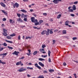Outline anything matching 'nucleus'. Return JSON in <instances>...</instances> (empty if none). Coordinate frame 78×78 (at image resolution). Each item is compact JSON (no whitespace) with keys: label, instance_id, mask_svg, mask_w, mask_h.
I'll return each mask as SVG.
<instances>
[{"label":"nucleus","instance_id":"nucleus-22","mask_svg":"<svg viewBox=\"0 0 78 78\" xmlns=\"http://www.w3.org/2000/svg\"><path fill=\"white\" fill-rule=\"evenodd\" d=\"M62 34H66V30H63L62 31Z\"/></svg>","mask_w":78,"mask_h":78},{"label":"nucleus","instance_id":"nucleus-5","mask_svg":"<svg viewBox=\"0 0 78 78\" xmlns=\"http://www.w3.org/2000/svg\"><path fill=\"white\" fill-rule=\"evenodd\" d=\"M34 66H35V67H37V68H38V69H41V67L39 66H38V65L37 64V63H36L34 64Z\"/></svg>","mask_w":78,"mask_h":78},{"label":"nucleus","instance_id":"nucleus-20","mask_svg":"<svg viewBox=\"0 0 78 78\" xmlns=\"http://www.w3.org/2000/svg\"><path fill=\"white\" fill-rule=\"evenodd\" d=\"M5 41L6 42H8V43H10V44H12V42L11 41H9L7 40H5Z\"/></svg>","mask_w":78,"mask_h":78},{"label":"nucleus","instance_id":"nucleus-41","mask_svg":"<svg viewBox=\"0 0 78 78\" xmlns=\"http://www.w3.org/2000/svg\"><path fill=\"white\" fill-rule=\"evenodd\" d=\"M17 16L19 17H20V16H21V15L20 14L18 13L17 14Z\"/></svg>","mask_w":78,"mask_h":78},{"label":"nucleus","instance_id":"nucleus-53","mask_svg":"<svg viewBox=\"0 0 78 78\" xmlns=\"http://www.w3.org/2000/svg\"><path fill=\"white\" fill-rule=\"evenodd\" d=\"M70 15L71 16H72V17H74V16H75V15L73 14H71Z\"/></svg>","mask_w":78,"mask_h":78},{"label":"nucleus","instance_id":"nucleus-29","mask_svg":"<svg viewBox=\"0 0 78 78\" xmlns=\"http://www.w3.org/2000/svg\"><path fill=\"white\" fill-rule=\"evenodd\" d=\"M37 51H35L33 53V55H36V54H37Z\"/></svg>","mask_w":78,"mask_h":78},{"label":"nucleus","instance_id":"nucleus-51","mask_svg":"<svg viewBox=\"0 0 78 78\" xmlns=\"http://www.w3.org/2000/svg\"><path fill=\"white\" fill-rule=\"evenodd\" d=\"M27 76L28 78H29L30 77H31V75H30L29 74H27Z\"/></svg>","mask_w":78,"mask_h":78},{"label":"nucleus","instance_id":"nucleus-7","mask_svg":"<svg viewBox=\"0 0 78 78\" xmlns=\"http://www.w3.org/2000/svg\"><path fill=\"white\" fill-rule=\"evenodd\" d=\"M34 22L35 23V25H38V22H37V20H35L34 21Z\"/></svg>","mask_w":78,"mask_h":78},{"label":"nucleus","instance_id":"nucleus-57","mask_svg":"<svg viewBox=\"0 0 78 78\" xmlns=\"http://www.w3.org/2000/svg\"><path fill=\"white\" fill-rule=\"evenodd\" d=\"M50 20V22H53V19H50V20Z\"/></svg>","mask_w":78,"mask_h":78},{"label":"nucleus","instance_id":"nucleus-17","mask_svg":"<svg viewBox=\"0 0 78 78\" xmlns=\"http://www.w3.org/2000/svg\"><path fill=\"white\" fill-rule=\"evenodd\" d=\"M32 37H26L25 39H31V38H32Z\"/></svg>","mask_w":78,"mask_h":78},{"label":"nucleus","instance_id":"nucleus-49","mask_svg":"<svg viewBox=\"0 0 78 78\" xmlns=\"http://www.w3.org/2000/svg\"><path fill=\"white\" fill-rule=\"evenodd\" d=\"M28 16L27 15H24V18H27V17Z\"/></svg>","mask_w":78,"mask_h":78},{"label":"nucleus","instance_id":"nucleus-33","mask_svg":"<svg viewBox=\"0 0 78 78\" xmlns=\"http://www.w3.org/2000/svg\"><path fill=\"white\" fill-rule=\"evenodd\" d=\"M33 28H34V29H37V30H39V29H41V28H38L37 27H34Z\"/></svg>","mask_w":78,"mask_h":78},{"label":"nucleus","instance_id":"nucleus-6","mask_svg":"<svg viewBox=\"0 0 78 78\" xmlns=\"http://www.w3.org/2000/svg\"><path fill=\"white\" fill-rule=\"evenodd\" d=\"M18 53H19V52H16V51H15L14 52L12 53V54L16 55V56H17L18 55Z\"/></svg>","mask_w":78,"mask_h":78},{"label":"nucleus","instance_id":"nucleus-54","mask_svg":"<svg viewBox=\"0 0 78 78\" xmlns=\"http://www.w3.org/2000/svg\"><path fill=\"white\" fill-rule=\"evenodd\" d=\"M3 21H6V19L5 18H4L2 20Z\"/></svg>","mask_w":78,"mask_h":78},{"label":"nucleus","instance_id":"nucleus-28","mask_svg":"<svg viewBox=\"0 0 78 78\" xmlns=\"http://www.w3.org/2000/svg\"><path fill=\"white\" fill-rule=\"evenodd\" d=\"M51 54V52L50 50L48 51V56H50V54Z\"/></svg>","mask_w":78,"mask_h":78},{"label":"nucleus","instance_id":"nucleus-55","mask_svg":"<svg viewBox=\"0 0 78 78\" xmlns=\"http://www.w3.org/2000/svg\"><path fill=\"white\" fill-rule=\"evenodd\" d=\"M25 58V57H22V58H20V59H24Z\"/></svg>","mask_w":78,"mask_h":78},{"label":"nucleus","instance_id":"nucleus-4","mask_svg":"<svg viewBox=\"0 0 78 78\" xmlns=\"http://www.w3.org/2000/svg\"><path fill=\"white\" fill-rule=\"evenodd\" d=\"M15 6H16V8H18L19 7V4L17 3H15L14 5H13L14 8H15Z\"/></svg>","mask_w":78,"mask_h":78},{"label":"nucleus","instance_id":"nucleus-23","mask_svg":"<svg viewBox=\"0 0 78 78\" xmlns=\"http://www.w3.org/2000/svg\"><path fill=\"white\" fill-rule=\"evenodd\" d=\"M37 78H44V77L43 75L39 76Z\"/></svg>","mask_w":78,"mask_h":78},{"label":"nucleus","instance_id":"nucleus-38","mask_svg":"<svg viewBox=\"0 0 78 78\" xmlns=\"http://www.w3.org/2000/svg\"><path fill=\"white\" fill-rule=\"evenodd\" d=\"M23 20H24V21H25V22H27V18H25Z\"/></svg>","mask_w":78,"mask_h":78},{"label":"nucleus","instance_id":"nucleus-60","mask_svg":"<svg viewBox=\"0 0 78 78\" xmlns=\"http://www.w3.org/2000/svg\"><path fill=\"white\" fill-rule=\"evenodd\" d=\"M63 64L64 66H66V62H64L63 63Z\"/></svg>","mask_w":78,"mask_h":78},{"label":"nucleus","instance_id":"nucleus-61","mask_svg":"<svg viewBox=\"0 0 78 78\" xmlns=\"http://www.w3.org/2000/svg\"><path fill=\"white\" fill-rule=\"evenodd\" d=\"M31 54V53L30 52H29V53H28L27 54V55H30Z\"/></svg>","mask_w":78,"mask_h":78},{"label":"nucleus","instance_id":"nucleus-46","mask_svg":"<svg viewBox=\"0 0 78 78\" xmlns=\"http://www.w3.org/2000/svg\"><path fill=\"white\" fill-rule=\"evenodd\" d=\"M43 15H44L45 16H47V14L46 13H43Z\"/></svg>","mask_w":78,"mask_h":78},{"label":"nucleus","instance_id":"nucleus-44","mask_svg":"<svg viewBox=\"0 0 78 78\" xmlns=\"http://www.w3.org/2000/svg\"><path fill=\"white\" fill-rule=\"evenodd\" d=\"M78 1H76L75 2H74V5H76V4H78Z\"/></svg>","mask_w":78,"mask_h":78},{"label":"nucleus","instance_id":"nucleus-58","mask_svg":"<svg viewBox=\"0 0 78 78\" xmlns=\"http://www.w3.org/2000/svg\"><path fill=\"white\" fill-rule=\"evenodd\" d=\"M3 48H0V51H2V50H3Z\"/></svg>","mask_w":78,"mask_h":78},{"label":"nucleus","instance_id":"nucleus-18","mask_svg":"<svg viewBox=\"0 0 78 78\" xmlns=\"http://www.w3.org/2000/svg\"><path fill=\"white\" fill-rule=\"evenodd\" d=\"M48 31L46 32V35H48L50 33V30L48 29Z\"/></svg>","mask_w":78,"mask_h":78},{"label":"nucleus","instance_id":"nucleus-26","mask_svg":"<svg viewBox=\"0 0 78 78\" xmlns=\"http://www.w3.org/2000/svg\"><path fill=\"white\" fill-rule=\"evenodd\" d=\"M0 63L2 64H6V63L2 62V60H0Z\"/></svg>","mask_w":78,"mask_h":78},{"label":"nucleus","instance_id":"nucleus-59","mask_svg":"<svg viewBox=\"0 0 78 78\" xmlns=\"http://www.w3.org/2000/svg\"><path fill=\"white\" fill-rule=\"evenodd\" d=\"M40 51L41 53H42V49H40Z\"/></svg>","mask_w":78,"mask_h":78},{"label":"nucleus","instance_id":"nucleus-19","mask_svg":"<svg viewBox=\"0 0 78 78\" xmlns=\"http://www.w3.org/2000/svg\"><path fill=\"white\" fill-rule=\"evenodd\" d=\"M69 21H67L66 22H65V25L66 26H69Z\"/></svg>","mask_w":78,"mask_h":78},{"label":"nucleus","instance_id":"nucleus-37","mask_svg":"<svg viewBox=\"0 0 78 78\" xmlns=\"http://www.w3.org/2000/svg\"><path fill=\"white\" fill-rule=\"evenodd\" d=\"M24 14H22L21 15V18H23V17H24Z\"/></svg>","mask_w":78,"mask_h":78},{"label":"nucleus","instance_id":"nucleus-52","mask_svg":"<svg viewBox=\"0 0 78 78\" xmlns=\"http://www.w3.org/2000/svg\"><path fill=\"white\" fill-rule=\"evenodd\" d=\"M18 40H20V36L19 35L18 37Z\"/></svg>","mask_w":78,"mask_h":78},{"label":"nucleus","instance_id":"nucleus-42","mask_svg":"<svg viewBox=\"0 0 78 78\" xmlns=\"http://www.w3.org/2000/svg\"><path fill=\"white\" fill-rule=\"evenodd\" d=\"M59 31V30L58 29H56L54 30V32L55 33H56L57 31Z\"/></svg>","mask_w":78,"mask_h":78},{"label":"nucleus","instance_id":"nucleus-16","mask_svg":"<svg viewBox=\"0 0 78 78\" xmlns=\"http://www.w3.org/2000/svg\"><path fill=\"white\" fill-rule=\"evenodd\" d=\"M0 4L2 6H3V7H5V4H4L3 3L1 2Z\"/></svg>","mask_w":78,"mask_h":78},{"label":"nucleus","instance_id":"nucleus-48","mask_svg":"<svg viewBox=\"0 0 78 78\" xmlns=\"http://www.w3.org/2000/svg\"><path fill=\"white\" fill-rule=\"evenodd\" d=\"M27 48H30V46L28 45L26 46Z\"/></svg>","mask_w":78,"mask_h":78},{"label":"nucleus","instance_id":"nucleus-50","mask_svg":"<svg viewBox=\"0 0 78 78\" xmlns=\"http://www.w3.org/2000/svg\"><path fill=\"white\" fill-rule=\"evenodd\" d=\"M50 34H53V31L51 30H50Z\"/></svg>","mask_w":78,"mask_h":78},{"label":"nucleus","instance_id":"nucleus-25","mask_svg":"<svg viewBox=\"0 0 78 78\" xmlns=\"http://www.w3.org/2000/svg\"><path fill=\"white\" fill-rule=\"evenodd\" d=\"M38 59L39 61H45V59L42 58H38Z\"/></svg>","mask_w":78,"mask_h":78},{"label":"nucleus","instance_id":"nucleus-63","mask_svg":"<svg viewBox=\"0 0 78 78\" xmlns=\"http://www.w3.org/2000/svg\"><path fill=\"white\" fill-rule=\"evenodd\" d=\"M71 22L72 23V24H73V25L75 24V22Z\"/></svg>","mask_w":78,"mask_h":78},{"label":"nucleus","instance_id":"nucleus-35","mask_svg":"<svg viewBox=\"0 0 78 78\" xmlns=\"http://www.w3.org/2000/svg\"><path fill=\"white\" fill-rule=\"evenodd\" d=\"M3 55L4 56H6V55H7V53H3L2 54V56Z\"/></svg>","mask_w":78,"mask_h":78},{"label":"nucleus","instance_id":"nucleus-39","mask_svg":"<svg viewBox=\"0 0 78 78\" xmlns=\"http://www.w3.org/2000/svg\"><path fill=\"white\" fill-rule=\"evenodd\" d=\"M69 12H73V9H70L69 10Z\"/></svg>","mask_w":78,"mask_h":78},{"label":"nucleus","instance_id":"nucleus-43","mask_svg":"<svg viewBox=\"0 0 78 78\" xmlns=\"http://www.w3.org/2000/svg\"><path fill=\"white\" fill-rule=\"evenodd\" d=\"M3 45L5 47H6V46H7V44H6L5 43H4L3 44Z\"/></svg>","mask_w":78,"mask_h":78},{"label":"nucleus","instance_id":"nucleus-13","mask_svg":"<svg viewBox=\"0 0 78 78\" xmlns=\"http://www.w3.org/2000/svg\"><path fill=\"white\" fill-rule=\"evenodd\" d=\"M9 22L10 23H14V21L11 19L9 20Z\"/></svg>","mask_w":78,"mask_h":78},{"label":"nucleus","instance_id":"nucleus-3","mask_svg":"<svg viewBox=\"0 0 78 78\" xmlns=\"http://www.w3.org/2000/svg\"><path fill=\"white\" fill-rule=\"evenodd\" d=\"M62 0H54L52 2L54 3L55 4H58L59 2H61Z\"/></svg>","mask_w":78,"mask_h":78},{"label":"nucleus","instance_id":"nucleus-34","mask_svg":"<svg viewBox=\"0 0 78 78\" xmlns=\"http://www.w3.org/2000/svg\"><path fill=\"white\" fill-rule=\"evenodd\" d=\"M54 71V70L53 69H50L49 70V72H53Z\"/></svg>","mask_w":78,"mask_h":78},{"label":"nucleus","instance_id":"nucleus-8","mask_svg":"<svg viewBox=\"0 0 78 78\" xmlns=\"http://www.w3.org/2000/svg\"><path fill=\"white\" fill-rule=\"evenodd\" d=\"M38 64H39V65H40V66H41V67H44V64H43L42 63V62H39Z\"/></svg>","mask_w":78,"mask_h":78},{"label":"nucleus","instance_id":"nucleus-14","mask_svg":"<svg viewBox=\"0 0 78 78\" xmlns=\"http://www.w3.org/2000/svg\"><path fill=\"white\" fill-rule=\"evenodd\" d=\"M35 20V18L34 17H32L31 18V21L32 22H34V20Z\"/></svg>","mask_w":78,"mask_h":78},{"label":"nucleus","instance_id":"nucleus-24","mask_svg":"<svg viewBox=\"0 0 78 78\" xmlns=\"http://www.w3.org/2000/svg\"><path fill=\"white\" fill-rule=\"evenodd\" d=\"M21 11L23 12H24V13H26V12H27V11H26V10L24 9H22L21 10Z\"/></svg>","mask_w":78,"mask_h":78},{"label":"nucleus","instance_id":"nucleus-47","mask_svg":"<svg viewBox=\"0 0 78 78\" xmlns=\"http://www.w3.org/2000/svg\"><path fill=\"white\" fill-rule=\"evenodd\" d=\"M44 73H47V71L44 70L43 72Z\"/></svg>","mask_w":78,"mask_h":78},{"label":"nucleus","instance_id":"nucleus-11","mask_svg":"<svg viewBox=\"0 0 78 78\" xmlns=\"http://www.w3.org/2000/svg\"><path fill=\"white\" fill-rule=\"evenodd\" d=\"M44 21L42 20H40L39 22L38 23V25H41V23H42Z\"/></svg>","mask_w":78,"mask_h":78},{"label":"nucleus","instance_id":"nucleus-62","mask_svg":"<svg viewBox=\"0 0 78 78\" xmlns=\"http://www.w3.org/2000/svg\"><path fill=\"white\" fill-rule=\"evenodd\" d=\"M33 9H30V12H33Z\"/></svg>","mask_w":78,"mask_h":78},{"label":"nucleus","instance_id":"nucleus-40","mask_svg":"<svg viewBox=\"0 0 78 78\" xmlns=\"http://www.w3.org/2000/svg\"><path fill=\"white\" fill-rule=\"evenodd\" d=\"M73 41H74L75 40L77 39V38L76 37H74L73 38Z\"/></svg>","mask_w":78,"mask_h":78},{"label":"nucleus","instance_id":"nucleus-31","mask_svg":"<svg viewBox=\"0 0 78 78\" xmlns=\"http://www.w3.org/2000/svg\"><path fill=\"white\" fill-rule=\"evenodd\" d=\"M46 47V46L44 44L42 45V48H45V47Z\"/></svg>","mask_w":78,"mask_h":78},{"label":"nucleus","instance_id":"nucleus-45","mask_svg":"<svg viewBox=\"0 0 78 78\" xmlns=\"http://www.w3.org/2000/svg\"><path fill=\"white\" fill-rule=\"evenodd\" d=\"M53 44H55V43H56V41H55V40H53Z\"/></svg>","mask_w":78,"mask_h":78},{"label":"nucleus","instance_id":"nucleus-30","mask_svg":"<svg viewBox=\"0 0 78 78\" xmlns=\"http://www.w3.org/2000/svg\"><path fill=\"white\" fill-rule=\"evenodd\" d=\"M41 57L42 58H46V57H47V55H41Z\"/></svg>","mask_w":78,"mask_h":78},{"label":"nucleus","instance_id":"nucleus-64","mask_svg":"<svg viewBox=\"0 0 78 78\" xmlns=\"http://www.w3.org/2000/svg\"><path fill=\"white\" fill-rule=\"evenodd\" d=\"M23 1L24 2H28V0H23Z\"/></svg>","mask_w":78,"mask_h":78},{"label":"nucleus","instance_id":"nucleus-9","mask_svg":"<svg viewBox=\"0 0 78 78\" xmlns=\"http://www.w3.org/2000/svg\"><path fill=\"white\" fill-rule=\"evenodd\" d=\"M17 20L19 22L20 21V22H23V21L22 20H21V18H19V19H17Z\"/></svg>","mask_w":78,"mask_h":78},{"label":"nucleus","instance_id":"nucleus-32","mask_svg":"<svg viewBox=\"0 0 78 78\" xmlns=\"http://www.w3.org/2000/svg\"><path fill=\"white\" fill-rule=\"evenodd\" d=\"M8 48H9V49H11V50H12V49H13V48L10 46H8Z\"/></svg>","mask_w":78,"mask_h":78},{"label":"nucleus","instance_id":"nucleus-10","mask_svg":"<svg viewBox=\"0 0 78 78\" xmlns=\"http://www.w3.org/2000/svg\"><path fill=\"white\" fill-rule=\"evenodd\" d=\"M73 9L74 11H75L76 9V6L75 5H73Z\"/></svg>","mask_w":78,"mask_h":78},{"label":"nucleus","instance_id":"nucleus-12","mask_svg":"<svg viewBox=\"0 0 78 78\" xmlns=\"http://www.w3.org/2000/svg\"><path fill=\"white\" fill-rule=\"evenodd\" d=\"M46 33V30H43L41 33V34L42 35H44Z\"/></svg>","mask_w":78,"mask_h":78},{"label":"nucleus","instance_id":"nucleus-1","mask_svg":"<svg viewBox=\"0 0 78 78\" xmlns=\"http://www.w3.org/2000/svg\"><path fill=\"white\" fill-rule=\"evenodd\" d=\"M3 31L4 33H2V34L5 36H8V34H7V30L6 29L3 28Z\"/></svg>","mask_w":78,"mask_h":78},{"label":"nucleus","instance_id":"nucleus-36","mask_svg":"<svg viewBox=\"0 0 78 78\" xmlns=\"http://www.w3.org/2000/svg\"><path fill=\"white\" fill-rule=\"evenodd\" d=\"M16 36V34H14L10 35V36H11V37H13V36Z\"/></svg>","mask_w":78,"mask_h":78},{"label":"nucleus","instance_id":"nucleus-15","mask_svg":"<svg viewBox=\"0 0 78 78\" xmlns=\"http://www.w3.org/2000/svg\"><path fill=\"white\" fill-rule=\"evenodd\" d=\"M20 64H21V61H20L19 62H17L16 63V66H19V65H20Z\"/></svg>","mask_w":78,"mask_h":78},{"label":"nucleus","instance_id":"nucleus-2","mask_svg":"<svg viewBox=\"0 0 78 78\" xmlns=\"http://www.w3.org/2000/svg\"><path fill=\"white\" fill-rule=\"evenodd\" d=\"M26 70H27V69H23V68L21 67L18 70V72H24V71H26Z\"/></svg>","mask_w":78,"mask_h":78},{"label":"nucleus","instance_id":"nucleus-56","mask_svg":"<svg viewBox=\"0 0 78 78\" xmlns=\"http://www.w3.org/2000/svg\"><path fill=\"white\" fill-rule=\"evenodd\" d=\"M48 60L49 62H51V59L50 58H49Z\"/></svg>","mask_w":78,"mask_h":78},{"label":"nucleus","instance_id":"nucleus-21","mask_svg":"<svg viewBox=\"0 0 78 78\" xmlns=\"http://www.w3.org/2000/svg\"><path fill=\"white\" fill-rule=\"evenodd\" d=\"M61 14H59V15H58L57 16V19H59L61 18Z\"/></svg>","mask_w":78,"mask_h":78},{"label":"nucleus","instance_id":"nucleus-27","mask_svg":"<svg viewBox=\"0 0 78 78\" xmlns=\"http://www.w3.org/2000/svg\"><path fill=\"white\" fill-rule=\"evenodd\" d=\"M6 38L8 39H11V37H10L9 36H7Z\"/></svg>","mask_w":78,"mask_h":78}]
</instances>
